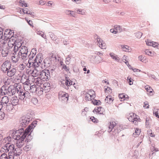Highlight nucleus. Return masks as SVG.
Returning a JSON list of instances; mask_svg holds the SVG:
<instances>
[{"instance_id": "1", "label": "nucleus", "mask_w": 159, "mask_h": 159, "mask_svg": "<svg viewBox=\"0 0 159 159\" xmlns=\"http://www.w3.org/2000/svg\"><path fill=\"white\" fill-rule=\"evenodd\" d=\"M35 126L32 123L24 131L23 128H21L17 131L12 130L11 131V136L17 141L16 145L18 147H21L24 144V139L26 136L29 134L30 132H32Z\"/></svg>"}, {"instance_id": "2", "label": "nucleus", "mask_w": 159, "mask_h": 159, "mask_svg": "<svg viewBox=\"0 0 159 159\" xmlns=\"http://www.w3.org/2000/svg\"><path fill=\"white\" fill-rule=\"evenodd\" d=\"M18 50V55L20 57L22 61L26 64L27 66H30L31 62H30L31 60H29L28 54V50L27 48L25 46H22Z\"/></svg>"}, {"instance_id": "3", "label": "nucleus", "mask_w": 159, "mask_h": 159, "mask_svg": "<svg viewBox=\"0 0 159 159\" xmlns=\"http://www.w3.org/2000/svg\"><path fill=\"white\" fill-rule=\"evenodd\" d=\"M128 119L135 125H137L141 120L139 116L133 113L129 114Z\"/></svg>"}, {"instance_id": "4", "label": "nucleus", "mask_w": 159, "mask_h": 159, "mask_svg": "<svg viewBox=\"0 0 159 159\" xmlns=\"http://www.w3.org/2000/svg\"><path fill=\"white\" fill-rule=\"evenodd\" d=\"M95 92L92 90H89L85 94V99L87 101H92L95 97Z\"/></svg>"}, {"instance_id": "5", "label": "nucleus", "mask_w": 159, "mask_h": 159, "mask_svg": "<svg viewBox=\"0 0 159 159\" xmlns=\"http://www.w3.org/2000/svg\"><path fill=\"white\" fill-rule=\"evenodd\" d=\"M68 94L65 92L61 91L59 93L58 98L61 101H67L68 99Z\"/></svg>"}, {"instance_id": "6", "label": "nucleus", "mask_w": 159, "mask_h": 159, "mask_svg": "<svg viewBox=\"0 0 159 159\" xmlns=\"http://www.w3.org/2000/svg\"><path fill=\"white\" fill-rule=\"evenodd\" d=\"M11 66L10 62L8 61H5L2 65L1 67V70L4 72H6L9 70Z\"/></svg>"}, {"instance_id": "7", "label": "nucleus", "mask_w": 159, "mask_h": 159, "mask_svg": "<svg viewBox=\"0 0 159 159\" xmlns=\"http://www.w3.org/2000/svg\"><path fill=\"white\" fill-rule=\"evenodd\" d=\"M1 89L3 95L12 93V92L11 90V86L9 87H8L5 85H3L2 86Z\"/></svg>"}, {"instance_id": "8", "label": "nucleus", "mask_w": 159, "mask_h": 159, "mask_svg": "<svg viewBox=\"0 0 159 159\" xmlns=\"http://www.w3.org/2000/svg\"><path fill=\"white\" fill-rule=\"evenodd\" d=\"M25 83H26L24 86V88L25 89H26L27 90H30V92L32 93H35L36 91L37 87L35 84L31 86L30 85L27 84L26 83V81L25 82Z\"/></svg>"}, {"instance_id": "9", "label": "nucleus", "mask_w": 159, "mask_h": 159, "mask_svg": "<svg viewBox=\"0 0 159 159\" xmlns=\"http://www.w3.org/2000/svg\"><path fill=\"white\" fill-rule=\"evenodd\" d=\"M40 79L45 80L48 79L50 76L48 71L46 70H42L40 73Z\"/></svg>"}, {"instance_id": "10", "label": "nucleus", "mask_w": 159, "mask_h": 159, "mask_svg": "<svg viewBox=\"0 0 159 159\" xmlns=\"http://www.w3.org/2000/svg\"><path fill=\"white\" fill-rule=\"evenodd\" d=\"M147 45L148 46H152L153 47L159 49V44L158 43L153 41H151L149 39L146 41Z\"/></svg>"}, {"instance_id": "11", "label": "nucleus", "mask_w": 159, "mask_h": 159, "mask_svg": "<svg viewBox=\"0 0 159 159\" xmlns=\"http://www.w3.org/2000/svg\"><path fill=\"white\" fill-rule=\"evenodd\" d=\"M17 39L16 37L11 36V37L9 39L8 45L10 47H12L15 44Z\"/></svg>"}, {"instance_id": "12", "label": "nucleus", "mask_w": 159, "mask_h": 159, "mask_svg": "<svg viewBox=\"0 0 159 159\" xmlns=\"http://www.w3.org/2000/svg\"><path fill=\"white\" fill-rule=\"evenodd\" d=\"M16 109L17 108L15 107L11 103H9L6 107V110L8 112H14L16 111Z\"/></svg>"}, {"instance_id": "13", "label": "nucleus", "mask_w": 159, "mask_h": 159, "mask_svg": "<svg viewBox=\"0 0 159 159\" xmlns=\"http://www.w3.org/2000/svg\"><path fill=\"white\" fill-rule=\"evenodd\" d=\"M7 75L9 77H12L16 72V69L13 67H10L7 71Z\"/></svg>"}, {"instance_id": "14", "label": "nucleus", "mask_w": 159, "mask_h": 159, "mask_svg": "<svg viewBox=\"0 0 159 159\" xmlns=\"http://www.w3.org/2000/svg\"><path fill=\"white\" fill-rule=\"evenodd\" d=\"M104 111V108L100 107H95L93 111V112L94 113L100 114H103Z\"/></svg>"}, {"instance_id": "15", "label": "nucleus", "mask_w": 159, "mask_h": 159, "mask_svg": "<svg viewBox=\"0 0 159 159\" xmlns=\"http://www.w3.org/2000/svg\"><path fill=\"white\" fill-rule=\"evenodd\" d=\"M98 44L99 46L102 49H105L106 48L105 43L103 42V41L100 38L97 39Z\"/></svg>"}, {"instance_id": "16", "label": "nucleus", "mask_w": 159, "mask_h": 159, "mask_svg": "<svg viewBox=\"0 0 159 159\" xmlns=\"http://www.w3.org/2000/svg\"><path fill=\"white\" fill-rule=\"evenodd\" d=\"M115 121H111L108 127V131L110 132L112 131L113 129L116 126L117 123Z\"/></svg>"}, {"instance_id": "17", "label": "nucleus", "mask_w": 159, "mask_h": 159, "mask_svg": "<svg viewBox=\"0 0 159 159\" xmlns=\"http://www.w3.org/2000/svg\"><path fill=\"white\" fill-rule=\"evenodd\" d=\"M20 58H21V57H19L18 54H17V52H14V53H13L11 57V59L12 61L15 62H16L19 61Z\"/></svg>"}, {"instance_id": "18", "label": "nucleus", "mask_w": 159, "mask_h": 159, "mask_svg": "<svg viewBox=\"0 0 159 159\" xmlns=\"http://www.w3.org/2000/svg\"><path fill=\"white\" fill-rule=\"evenodd\" d=\"M145 88L148 93L147 94L151 96L153 95V90L150 86L148 85H147L145 86Z\"/></svg>"}, {"instance_id": "19", "label": "nucleus", "mask_w": 159, "mask_h": 159, "mask_svg": "<svg viewBox=\"0 0 159 159\" xmlns=\"http://www.w3.org/2000/svg\"><path fill=\"white\" fill-rule=\"evenodd\" d=\"M19 100L17 97L12 98L11 100V102L12 105L17 108L16 106L18 104Z\"/></svg>"}, {"instance_id": "20", "label": "nucleus", "mask_w": 159, "mask_h": 159, "mask_svg": "<svg viewBox=\"0 0 159 159\" xmlns=\"http://www.w3.org/2000/svg\"><path fill=\"white\" fill-rule=\"evenodd\" d=\"M22 45L21 43L20 42H16L14 49V51L15 52H17V51L20 49Z\"/></svg>"}, {"instance_id": "21", "label": "nucleus", "mask_w": 159, "mask_h": 159, "mask_svg": "<svg viewBox=\"0 0 159 159\" xmlns=\"http://www.w3.org/2000/svg\"><path fill=\"white\" fill-rule=\"evenodd\" d=\"M20 147L16 148L14 150L13 152L14 155L16 156H19L22 153V150L20 148Z\"/></svg>"}, {"instance_id": "22", "label": "nucleus", "mask_w": 159, "mask_h": 159, "mask_svg": "<svg viewBox=\"0 0 159 159\" xmlns=\"http://www.w3.org/2000/svg\"><path fill=\"white\" fill-rule=\"evenodd\" d=\"M119 97L121 101H124L125 100H127L128 99V96L124 93L119 94Z\"/></svg>"}, {"instance_id": "23", "label": "nucleus", "mask_w": 159, "mask_h": 159, "mask_svg": "<svg viewBox=\"0 0 159 159\" xmlns=\"http://www.w3.org/2000/svg\"><path fill=\"white\" fill-rule=\"evenodd\" d=\"M113 100V98L110 95L107 96L105 99L106 102L109 104L112 103Z\"/></svg>"}, {"instance_id": "24", "label": "nucleus", "mask_w": 159, "mask_h": 159, "mask_svg": "<svg viewBox=\"0 0 159 159\" xmlns=\"http://www.w3.org/2000/svg\"><path fill=\"white\" fill-rule=\"evenodd\" d=\"M145 52L146 54L151 57L154 56L156 54V53L148 49H146Z\"/></svg>"}, {"instance_id": "25", "label": "nucleus", "mask_w": 159, "mask_h": 159, "mask_svg": "<svg viewBox=\"0 0 159 159\" xmlns=\"http://www.w3.org/2000/svg\"><path fill=\"white\" fill-rule=\"evenodd\" d=\"M27 93H26L27 94ZM19 98L21 100H23L25 98H28L30 95H26V93L22 92H20L19 94Z\"/></svg>"}, {"instance_id": "26", "label": "nucleus", "mask_w": 159, "mask_h": 159, "mask_svg": "<svg viewBox=\"0 0 159 159\" xmlns=\"http://www.w3.org/2000/svg\"><path fill=\"white\" fill-rule=\"evenodd\" d=\"M29 121L28 120V119L26 118V119H22L21 121V125L23 127H25L29 123Z\"/></svg>"}, {"instance_id": "27", "label": "nucleus", "mask_w": 159, "mask_h": 159, "mask_svg": "<svg viewBox=\"0 0 159 159\" xmlns=\"http://www.w3.org/2000/svg\"><path fill=\"white\" fill-rule=\"evenodd\" d=\"M121 47L123 50L125 52H130L131 50V48L127 45H121Z\"/></svg>"}, {"instance_id": "28", "label": "nucleus", "mask_w": 159, "mask_h": 159, "mask_svg": "<svg viewBox=\"0 0 159 159\" xmlns=\"http://www.w3.org/2000/svg\"><path fill=\"white\" fill-rule=\"evenodd\" d=\"M7 152L10 151L11 152H13L14 150V146L13 144H7Z\"/></svg>"}, {"instance_id": "29", "label": "nucleus", "mask_w": 159, "mask_h": 159, "mask_svg": "<svg viewBox=\"0 0 159 159\" xmlns=\"http://www.w3.org/2000/svg\"><path fill=\"white\" fill-rule=\"evenodd\" d=\"M9 102V99L7 97L5 96L3 97L0 102L3 104H6Z\"/></svg>"}, {"instance_id": "30", "label": "nucleus", "mask_w": 159, "mask_h": 159, "mask_svg": "<svg viewBox=\"0 0 159 159\" xmlns=\"http://www.w3.org/2000/svg\"><path fill=\"white\" fill-rule=\"evenodd\" d=\"M104 91L106 94H110L112 93L111 89L110 87L106 86L104 87Z\"/></svg>"}, {"instance_id": "31", "label": "nucleus", "mask_w": 159, "mask_h": 159, "mask_svg": "<svg viewBox=\"0 0 159 159\" xmlns=\"http://www.w3.org/2000/svg\"><path fill=\"white\" fill-rule=\"evenodd\" d=\"M36 93L39 95H41L43 94V89L40 86H38L36 92Z\"/></svg>"}, {"instance_id": "32", "label": "nucleus", "mask_w": 159, "mask_h": 159, "mask_svg": "<svg viewBox=\"0 0 159 159\" xmlns=\"http://www.w3.org/2000/svg\"><path fill=\"white\" fill-rule=\"evenodd\" d=\"M115 32L116 34L119 33L121 32L122 31V29L120 26L119 25H116L114 26Z\"/></svg>"}, {"instance_id": "33", "label": "nucleus", "mask_w": 159, "mask_h": 159, "mask_svg": "<svg viewBox=\"0 0 159 159\" xmlns=\"http://www.w3.org/2000/svg\"><path fill=\"white\" fill-rule=\"evenodd\" d=\"M35 83L38 86H40L42 84V81L41 79L39 78H37L35 80Z\"/></svg>"}, {"instance_id": "34", "label": "nucleus", "mask_w": 159, "mask_h": 159, "mask_svg": "<svg viewBox=\"0 0 159 159\" xmlns=\"http://www.w3.org/2000/svg\"><path fill=\"white\" fill-rule=\"evenodd\" d=\"M110 55L111 57L112 58V59H114L117 61H119L120 59L119 57H117L116 55L114 54L113 53H110Z\"/></svg>"}, {"instance_id": "35", "label": "nucleus", "mask_w": 159, "mask_h": 159, "mask_svg": "<svg viewBox=\"0 0 159 159\" xmlns=\"http://www.w3.org/2000/svg\"><path fill=\"white\" fill-rule=\"evenodd\" d=\"M10 140H11V138L10 137H7L4 138L2 139V142L4 143V144L6 143V144H10L9 142Z\"/></svg>"}, {"instance_id": "36", "label": "nucleus", "mask_w": 159, "mask_h": 159, "mask_svg": "<svg viewBox=\"0 0 159 159\" xmlns=\"http://www.w3.org/2000/svg\"><path fill=\"white\" fill-rule=\"evenodd\" d=\"M11 31L10 29L6 30L4 33V34L6 35V37H7L8 38L10 37V36L9 35H11Z\"/></svg>"}, {"instance_id": "37", "label": "nucleus", "mask_w": 159, "mask_h": 159, "mask_svg": "<svg viewBox=\"0 0 159 159\" xmlns=\"http://www.w3.org/2000/svg\"><path fill=\"white\" fill-rule=\"evenodd\" d=\"M7 144H6L5 145L3 146L2 147L1 150L2 151V152H7Z\"/></svg>"}, {"instance_id": "38", "label": "nucleus", "mask_w": 159, "mask_h": 159, "mask_svg": "<svg viewBox=\"0 0 159 159\" xmlns=\"http://www.w3.org/2000/svg\"><path fill=\"white\" fill-rule=\"evenodd\" d=\"M9 51L7 49H2V54L3 57H6L8 54Z\"/></svg>"}, {"instance_id": "39", "label": "nucleus", "mask_w": 159, "mask_h": 159, "mask_svg": "<svg viewBox=\"0 0 159 159\" xmlns=\"http://www.w3.org/2000/svg\"><path fill=\"white\" fill-rule=\"evenodd\" d=\"M92 102L94 105H99L101 104V102L100 101L94 99L92 100Z\"/></svg>"}, {"instance_id": "40", "label": "nucleus", "mask_w": 159, "mask_h": 159, "mask_svg": "<svg viewBox=\"0 0 159 159\" xmlns=\"http://www.w3.org/2000/svg\"><path fill=\"white\" fill-rule=\"evenodd\" d=\"M140 130L136 128L134 133H133V135L134 137H136L137 135L140 134Z\"/></svg>"}, {"instance_id": "41", "label": "nucleus", "mask_w": 159, "mask_h": 159, "mask_svg": "<svg viewBox=\"0 0 159 159\" xmlns=\"http://www.w3.org/2000/svg\"><path fill=\"white\" fill-rule=\"evenodd\" d=\"M128 58V57L125 55H124L123 57V61L129 67H130V66L129 65L128 63V61H127V59Z\"/></svg>"}, {"instance_id": "42", "label": "nucleus", "mask_w": 159, "mask_h": 159, "mask_svg": "<svg viewBox=\"0 0 159 159\" xmlns=\"http://www.w3.org/2000/svg\"><path fill=\"white\" fill-rule=\"evenodd\" d=\"M139 60H140V61H142L143 62L146 63L147 61L145 57H143L142 56H139Z\"/></svg>"}, {"instance_id": "43", "label": "nucleus", "mask_w": 159, "mask_h": 159, "mask_svg": "<svg viewBox=\"0 0 159 159\" xmlns=\"http://www.w3.org/2000/svg\"><path fill=\"white\" fill-rule=\"evenodd\" d=\"M22 10L24 13L30 14L32 13L31 11L27 8L22 9Z\"/></svg>"}, {"instance_id": "44", "label": "nucleus", "mask_w": 159, "mask_h": 159, "mask_svg": "<svg viewBox=\"0 0 159 159\" xmlns=\"http://www.w3.org/2000/svg\"><path fill=\"white\" fill-rule=\"evenodd\" d=\"M37 34L38 35H41L42 37L44 38H45L46 35L44 34V33L42 31H39L37 32Z\"/></svg>"}, {"instance_id": "45", "label": "nucleus", "mask_w": 159, "mask_h": 159, "mask_svg": "<svg viewBox=\"0 0 159 159\" xmlns=\"http://www.w3.org/2000/svg\"><path fill=\"white\" fill-rule=\"evenodd\" d=\"M0 159H8L7 154L4 153H3L1 156Z\"/></svg>"}, {"instance_id": "46", "label": "nucleus", "mask_w": 159, "mask_h": 159, "mask_svg": "<svg viewBox=\"0 0 159 159\" xmlns=\"http://www.w3.org/2000/svg\"><path fill=\"white\" fill-rule=\"evenodd\" d=\"M127 81L130 85L133 84L134 80L131 78L128 77L127 79Z\"/></svg>"}, {"instance_id": "47", "label": "nucleus", "mask_w": 159, "mask_h": 159, "mask_svg": "<svg viewBox=\"0 0 159 159\" xmlns=\"http://www.w3.org/2000/svg\"><path fill=\"white\" fill-rule=\"evenodd\" d=\"M39 72L36 70H34L33 71L32 73V75L33 76H37L39 75Z\"/></svg>"}, {"instance_id": "48", "label": "nucleus", "mask_w": 159, "mask_h": 159, "mask_svg": "<svg viewBox=\"0 0 159 159\" xmlns=\"http://www.w3.org/2000/svg\"><path fill=\"white\" fill-rule=\"evenodd\" d=\"M65 84L67 86H70L72 85V83L71 80L69 79V80H66L65 82Z\"/></svg>"}, {"instance_id": "49", "label": "nucleus", "mask_w": 159, "mask_h": 159, "mask_svg": "<svg viewBox=\"0 0 159 159\" xmlns=\"http://www.w3.org/2000/svg\"><path fill=\"white\" fill-rule=\"evenodd\" d=\"M20 5L22 7H27V4L25 3L24 1L21 0L19 2Z\"/></svg>"}, {"instance_id": "50", "label": "nucleus", "mask_w": 159, "mask_h": 159, "mask_svg": "<svg viewBox=\"0 0 159 159\" xmlns=\"http://www.w3.org/2000/svg\"><path fill=\"white\" fill-rule=\"evenodd\" d=\"M31 148L30 146L27 145L24 148V150L26 151H29Z\"/></svg>"}, {"instance_id": "51", "label": "nucleus", "mask_w": 159, "mask_h": 159, "mask_svg": "<svg viewBox=\"0 0 159 159\" xmlns=\"http://www.w3.org/2000/svg\"><path fill=\"white\" fill-rule=\"evenodd\" d=\"M5 114L2 111H0V120H2L5 117Z\"/></svg>"}, {"instance_id": "52", "label": "nucleus", "mask_w": 159, "mask_h": 159, "mask_svg": "<svg viewBox=\"0 0 159 159\" xmlns=\"http://www.w3.org/2000/svg\"><path fill=\"white\" fill-rule=\"evenodd\" d=\"M90 119L94 123H97L98 121V120L97 119L94 118L93 116H92L91 117H90Z\"/></svg>"}, {"instance_id": "53", "label": "nucleus", "mask_w": 159, "mask_h": 159, "mask_svg": "<svg viewBox=\"0 0 159 159\" xmlns=\"http://www.w3.org/2000/svg\"><path fill=\"white\" fill-rule=\"evenodd\" d=\"M25 20L27 21L28 23V24L30 26H33V22H32V21H31L30 20H27V18H25Z\"/></svg>"}, {"instance_id": "54", "label": "nucleus", "mask_w": 159, "mask_h": 159, "mask_svg": "<svg viewBox=\"0 0 159 159\" xmlns=\"http://www.w3.org/2000/svg\"><path fill=\"white\" fill-rule=\"evenodd\" d=\"M31 102L34 104H36L38 102V100L35 98H33L31 99Z\"/></svg>"}, {"instance_id": "55", "label": "nucleus", "mask_w": 159, "mask_h": 159, "mask_svg": "<svg viewBox=\"0 0 159 159\" xmlns=\"http://www.w3.org/2000/svg\"><path fill=\"white\" fill-rule=\"evenodd\" d=\"M149 105L148 103L147 102H144V103L143 107L145 108H149Z\"/></svg>"}, {"instance_id": "56", "label": "nucleus", "mask_w": 159, "mask_h": 159, "mask_svg": "<svg viewBox=\"0 0 159 159\" xmlns=\"http://www.w3.org/2000/svg\"><path fill=\"white\" fill-rule=\"evenodd\" d=\"M142 33L140 32H138L136 34V36L138 38H140L142 36Z\"/></svg>"}, {"instance_id": "57", "label": "nucleus", "mask_w": 159, "mask_h": 159, "mask_svg": "<svg viewBox=\"0 0 159 159\" xmlns=\"http://www.w3.org/2000/svg\"><path fill=\"white\" fill-rule=\"evenodd\" d=\"M50 37L53 40H55L56 39V36L54 35L53 34H51Z\"/></svg>"}, {"instance_id": "58", "label": "nucleus", "mask_w": 159, "mask_h": 159, "mask_svg": "<svg viewBox=\"0 0 159 159\" xmlns=\"http://www.w3.org/2000/svg\"><path fill=\"white\" fill-rule=\"evenodd\" d=\"M87 113V112L85 110V109H83L82 112L81 114L82 116H85Z\"/></svg>"}, {"instance_id": "59", "label": "nucleus", "mask_w": 159, "mask_h": 159, "mask_svg": "<svg viewBox=\"0 0 159 159\" xmlns=\"http://www.w3.org/2000/svg\"><path fill=\"white\" fill-rule=\"evenodd\" d=\"M3 37V32L1 28H0V39L2 38Z\"/></svg>"}, {"instance_id": "60", "label": "nucleus", "mask_w": 159, "mask_h": 159, "mask_svg": "<svg viewBox=\"0 0 159 159\" xmlns=\"http://www.w3.org/2000/svg\"><path fill=\"white\" fill-rule=\"evenodd\" d=\"M132 70L134 72H140V70L137 69H132Z\"/></svg>"}, {"instance_id": "61", "label": "nucleus", "mask_w": 159, "mask_h": 159, "mask_svg": "<svg viewBox=\"0 0 159 159\" xmlns=\"http://www.w3.org/2000/svg\"><path fill=\"white\" fill-rule=\"evenodd\" d=\"M75 12L73 11H71V14H70V16L75 17Z\"/></svg>"}, {"instance_id": "62", "label": "nucleus", "mask_w": 159, "mask_h": 159, "mask_svg": "<svg viewBox=\"0 0 159 159\" xmlns=\"http://www.w3.org/2000/svg\"><path fill=\"white\" fill-rule=\"evenodd\" d=\"M110 32L114 34H116V32H115V28L111 29L110 30Z\"/></svg>"}, {"instance_id": "63", "label": "nucleus", "mask_w": 159, "mask_h": 159, "mask_svg": "<svg viewBox=\"0 0 159 159\" xmlns=\"http://www.w3.org/2000/svg\"><path fill=\"white\" fill-rule=\"evenodd\" d=\"M155 114L156 117L159 118V113L157 111L155 112Z\"/></svg>"}, {"instance_id": "64", "label": "nucleus", "mask_w": 159, "mask_h": 159, "mask_svg": "<svg viewBox=\"0 0 159 159\" xmlns=\"http://www.w3.org/2000/svg\"><path fill=\"white\" fill-rule=\"evenodd\" d=\"M152 151L154 152L158 151V149L157 148H154L152 149Z\"/></svg>"}]
</instances>
